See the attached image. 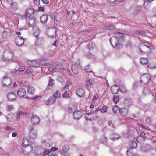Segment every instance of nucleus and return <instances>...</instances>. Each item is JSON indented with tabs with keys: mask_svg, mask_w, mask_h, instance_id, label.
<instances>
[{
	"mask_svg": "<svg viewBox=\"0 0 156 156\" xmlns=\"http://www.w3.org/2000/svg\"><path fill=\"white\" fill-rule=\"evenodd\" d=\"M139 48L140 52L143 54L151 52V49L150 47L143 43L140 44Z\"/></svg>",
	"mask_w": 156,
	"mask_h": 156,
	"instance_id": "f257e3e1",
	"label": "nucleus"
},
{
	"mask_svg": "<svg viewBox=\"0 0 156 156\" xmlns=\"http://www.w3.org/2000/svg\"><path fill=\"white\" fill-rule=\"evenodd\" d=\"M13 54L12 52L9 51H6L4 53L3 59L5 61H8L13 58Z\"/></svg>",
	"mask_w": 156,
	"mask_h": 156,
	"instance_id": "f03ea898",
	"label": "nucleus"
},
{
	"mask_svg": "<svg viewBox=\"0 0 156 156\" xmlns=\"http://www.w3.org/2000/svg\"><path fill=\"white\" fill-rule=\"evenodd\" d=\"M151 77V75L149 73H144L141 77L140 82L143 83H147L149 81Z\"/></svg>",
	"mask_w": 156,
	"mask_h": 156,
	"instance_id": "7ed1b4c3",
	"label": "nucleus"
},
{
	"mask_svg": "<svg viewBox=\"0 0 156 156\" xmlns=\"http://www.w3.org/2000/svg\"><path fill=\"white\" fill-rule=\"evenodd\" d=\"M29 129L30 131V136L31 138L35 139L37 137V132L32 126L29 127Z\"/></svg>",
	"mask_w": 156,
	"mask_h": 156,
	"instance_id": "20e7f679",
	"label": "nucleus"
},
{
	"mask_svg": "<svg viewBox=\"0 0 156 156\" xmlns=\"http://www.w3.org/2000/svg\"><path fill=\"white\" fill-rule=\"evenodd\" d=\"M14 41L15 43L18 46H21L24 44V39L19 36L16 37Z\"/></svg>",
	"mask_w": 156,
	"mask_h": 156,
	"instance_id": "39448f33",
	"label": "nucleus"
},
{
	"mask_svg": "<svg viewBox=\"0 0 156 156\" xmlns=\"http://www.w3.org/2000/svg\"><path fill=\"white\" fill-rule=\"evenodd\" d=\"M11 79L8 77L4 78L2 81V83L4 87H8L11 84Z\"/></svg>",
	"mask_w": 156,
	"mask_h": 156,
	"instance_id": "423d86ee",
	"label": "nucleus"
},
{
	"mask_svg": "<svg viewBox=\"0 0 156 156\" xmlns=\"http://www.w3.org/2000/svg\"><path fill=\"white\" fill-rule=\"evenodd\" d=\"M110 42L113 47H115L119 44L118 38L116 37H114L110 39Z\"/></svg>",
	"mask_w": 156,
	"mask_h": 156,
	"instance_id": "0eeeda50",
	"label": "nucleus"
},
{
	"mask_svg": "<svg viewBox=\"0 0 156 156\" xmlns=\"http://www.w3.org/2000/svg\"><path fill=\"white\" fill-rule=\"evenodd\" d=\"M34 13V9H29L27 10L25 15L26 16L28 17L29 19L32 18Z\"/></svg>",
	"mask_w": 156,
	"mask_h": 156,
	"instance_id": "6e6552de",
	"label": "nucleus"
},
{
	"mask_svg": "<svg viewBox=\"0 0 156 156\" xmlns=\"http://www.w3.org/2000/svg\"><path fill=\"white\" fill-rule=\"evenodd\" d=\"M145 134L144 132H141L136 138V140L138 142H142L145 140Z\"/></svg>",
	"mask_w": 156,
	"mask_h": 156,
	"instance_id": "1a4fd4ad",
	"label": "nucleus"
},
{
	"mask_svg": "<svg viewBox=\"0 0 156 156\" xmlns=\"http://www.w3.org/2000/svg\"><path fill=\"white\" fill-rule=\"evenodd\" d=\"M26 94V91L25 89L24 88H20L17 92L18 95L20 97H23Z\"/></svg>",
	"mask_w": 156,
	"mask_h": 156,
	"instance_id": "9d476101",
	"label": "nucleus"
},
{
	"mask_svg": "<svg viewBox=\"0 0 156 156\" xmlns=\"http://www.w3.org/2000/svg\"><path fill=\"white\" fill-rule=\"evenodd\" d=\"M40 121L39 118L36 115H33L31 117V122L34 125H36L39 123Z\"/></svg>",
	"mask_w": 156,
	"mask_h": 156,
	"instance_id": "9b49d317",
	"label": "nucleus"
},
{
	"mask_svg": "<svg viewBox=\"0 0 156 156\" xmlns=\"http://www.w3.org/2000/svg\"><path fill=\"white\" fill-rule=\"evenodd\" d=\"M7 97L9 101L15 100L16 98V95L13 92H9L7 95Z\"/></svg>",
	"mask_w": 156,
	"mask_h": 156,
	"instance_id": "f8f14e48",
	"label": "nucleus"
},
{
	"mask_svg": "<svg viewBox=\"0 0 156 156\" xmlns=\"http://www.w3.org/2000/svg\"><path fill=\"white\" fill-rule=\"evenodd\" d=\"M82 115L83 114L80 111H76L73 114V116L74 119L78 120L81 118Z\"/></svg>",
	"mask_w": 156,
	"mask_h": 156,
	"instance_id": "ddd939ff",
	"label": "nucleus"
},
{
	"mask_svg": "<svg viewBox=\"0 0 156 156\" xmlns=\"http://www.w3.org/2000/svg\"><path fill=\"white\" fill-rule=\"evenodd\" d=\"M85 94V90L83 88H79L76 91V94L80 97L83 96Z\"/></svg>",
	"mask_w": 156,
	"mask_h": 156,
	"instance_id": "4468645a",
	"label": "nucleus"
},
{
	"mask_svg": "<svg viewBox=\"0 0 156 156\" xmlns=\"http://www.w3.org/2000/svg\"><path fill=\"white\" fill-rule=\"evenodd\" d=\"M27 92L28 94L32 95L35 93V89L34 87L32 86H29L27 88Z\"/></svg>",
	"mask_w": 156,
	"mask_h": 156,
	"instance_id": "2eb2a0df",
	"label": "nucleus"
},
{
	"mask_svg": "<svg viewBox=\"0 0 156 156\" xmlns=\"http://www.w3.org/2000/svg\"><path fill=\"white\" fill-rule=\"evenodd\" d=\"M30 65L32 66L38 67L40 66V62L39 61L33 60L30 62Z\"/></svg>",
	"mask_w": 156,
	"mask_h": 156,
	"instance_id": "dca6fc26",
	"label": "nucleus"
},
{
	"mask_svg": "<svg viewBox=\"0 0 156 156\" xmlns=\"http://www.w3.org/2000/svg\"><path fill=\"white\" fill-rule=\"evenodd\" d=\"M119 112L123 116H126L128 113V109L126 108H122L119 109Z\"/></svg>",
	"mask_w": 156,
	"mask_h": 156,
	"instance_id": "f3484780",
	"label": "nucleus"
},
{
	"mask_svg": "<svg viewBox=\"0 0 156 156\" xmlns=\"http://www.w3.org/2000/svg\"><path fill=\"white\" fill-rule=\"evenodd\" d=\"M22 143L23 147H25L24 149L26 152L27 153L28 152V151H27L28 147H30V146L28 145V142L27 140L24 139L22 141Z\"/></svg>",
	"mask_w": 156,
	"mask_h": 156,
	"instance_id": "a211bd4d",
	"label": "nucleus"
},
{
	"mask_svg": "<svg viewBox=\"0 0 156 156\" xmlns=\"http://www.w3.org/2000/svg\"><path fill=\"white\" fill-rule=\"evenodd\" d=\"M119 88L118 86L116 85H114L111 87V90L112 92L114 94H116L118 91Z\"/></svg>",
	"mask_w": 156,
	"mask_h": 156,
	"instance_id": "6ab92c4d",
	"label": "nucleus"
},
{
	"mask_svg": "<svg viewBox=\"0 0 156 156\" xmlns=\"http://www.w3.org/2000/svg\"><path fill=\"white\" fill-rule=\"evenodd\" d=\"M72 87V84L71 82L70 81L68 80L66 81L65 85L63 87V89H69L71 88Z\"/></svg>",
	"mask_w": 156,
	"mask_h": 156,
	"instance_id": "aec40b11",
	"label": "nucleus"
},
{
	"mask_svg": "<svg viewBox=\"0 0 156 156\" xmlns=\"http://www.w3.org/2000/svg\"><path fill=\"white\" fill-rule=\"evenodd\" d=\"M71 69L74 74H77L79 73L78 69L76 65L73 64L72 65Z\"/></svg>",
	"mask_w": 156,
	"mask_h": 156,
	"instance_id": "412c9836",
	"label": "nucleus"
},
{
	"mask_svg": "<svg viewBox=\"0 0 156 156\" xmlns=\"http://www.w3.org/2000/svg\"><path fill=\"white\" fill-rule=\"evenodd\" d=\"M48 18V15H42L41 18L40 20L41 22L45 23L47 21Z\"/></svg>",
	"mask_w": 156,
	"mask_h": 156,
	"instance_id": "4be33fe9",
	"label": "nucleus"
},
{
	"mask_svg": "<svg viewBox=\"0 0 156 156\" xmlns=\"http://www.w3.org/2000/svg\"><path fill=\"white\" fill-rule=\"evenodd\" d=\"M40 66H46L48 65L49 64L48 60V59H44L39 61Z\"/></svg>",
	"mask_w": 156,
	"mask_h": 156,
	"instance_id": "5701e85b",
	"label": "nucleus"
},
{
	"mask_svg": "<svg viewBox=\"0 0 156 156\" xmlns=\"http://www.w3.org/2000/svg\"><path fill=\"white\" fill-rule=\"evenodd\" d=\"M58 66V64L56 63H54L53 65H51L49 67L48 70L50 72H52L55 69H57Z\"/></svg>",
	"mask_w": 156,
	"mask_h": 156,
	"instance_id": "b1692460",
	"label": "nucleus"
},
{
	"mask_svg": "<svg viewBox=\"0 0 156 156\" xmlns=\"http://www.w3.org/2000/svg\"><path fill=\"white\" fill-rule=\"evenodd\" d=\"M124 103L127 106H129L132 105V102L130 99L126 98L124 100Z\"/></svg>",
	"mask_w": 156,
	"mask_h": 156,
	"instance_id": "393cba45",
	"label": "nucleus"
},
{
	"mask_svg": "<svg viewBox=\"0 0 156 156\" xmlns=\"http://www.w3.org/2000/svg\"><path fill=\"white\" fill-rule=\"evenodd\" d=\"M94 118L93 113H90L87 114L86 116V119L87 120L91 121Z\"/></svg>",
	"mask_w": 156,
	"mask_h": 156,
	"instance_id": "a878e982",
	"label": "nucleus"
},
{
	"mask_svg": "<svg viewBox=\"0 0 156 156\" xmlns=\"http://www.w3.org/2000/svg\"><path fill=\"white\" fill-rule=\"evenodd\" d=\"M129 146L133 148H135L137 147V144L134 140H133L129 143Z\"/></svg>",
	"mask_w": 156,
	"mask_h": 156,
	"instance_id": "bb28decb",
	"label": "nucleus"
},
{
	"mask_svg": "<svg viewBox=\"0 0 156 156\" xmlns=\"http://www.w3.org/2000/svg\"><path fill=\"white\" fill-rule=\"evenodd\" d=\"M54 80L51 78H50L48 85L46 88V90H49V87H52L54 85Z\"/></svg>",
	"mask_w": 156,
	"mask_h": 156,
	"instance_id": "cd10ccee",
	"label": "nucleus"
},
{
	"mask_svg": "<svg viewBox=\"0 0 156 156\" xmlns=\"http://www.w3.org/2000/svg\"><path fill=\"white\" fill-rule=\"evenodd\" d=\"M17 8V3L15 2L12 3L9 9L11 10H16Z\"/></svg>",
	"mask_w": 156,
	"mask_h": 156,
	"instance_id": "c85d7f7f",
	"label": "nucleus"
},
{
	"mask_svg": "<svg viewBox=\"0 0 156 156\" xmlns=\"http://www.w3.org/2000/svg\"><path fill=\"white\" fill-rule=\"evenodd\" d=\"M55 102V100L52 98H50L46 102L47 105H50L53 104Z\"/></svg>",
	"mask_w": 156,
	"mask_h": 156,
	"instance_id": "c756f323",
	"label": "nucleus"
},
{
	"mask_svg": "<svg viewBox=\"0 0 156 156\" xmlns=\"http://www.w3.org/2000/svg\"><path fill=\"white\" fill-rule=\"evenodd\" d=\"M94 83V80L90 79L88 80L85 82V85L87 87H89L90 85Z\"/></svg>",
	"mask_w": 156,
	"mask_h": 156,
	"instance_id": "7c9ffc66",
	"label": "nucleus"
},
{
	"mask_svg": "<svg viewBox=\"0 0 156 156\" xmlns=\"http://www.w3.org/2000/svg\"><path fill=\"white\" fill-rule=\"evenodd\" d=\"M120 136L119 135L115 134L113 135V136L112 137H110V139L112 141H115L116 140H118L120 138Z\"/></svg>",
	"mask_w": 156,
	"mask_h": 156,
	"instance_id": "2f4dec72",
	"label": "nucleus"
},
{
	"mask_svg": "<svg viewBox=\"0 0 156 156\" xmlns=\"http://www.w3.org/2000/svg\"><path fill=\"white\" fill-rule=\"evenodd\" d=\"M127 156H134V154L133 152V150L131 149H129L127 150L126 153Z\"/></svg>",
	"mask_w": 156,
	"mask_h": 156,
	"instance_id": "473e14b6",
	"label": "nucleus"
},
{
	"mask_svg": "<svg viewBox=\"0 0 156 156\" xmlns=\"http://www.w3.org/2000/svg\"><path fill=\"white\" fill-rule=\"evenodd\" d=\"M30 19V22L28 23V25L30 27H32L35 24V20L34 19Z\"/></svg>",
	"mask_w": 156,
	"mask_h": 156,
	"instance_id": "72a5a7b5",
	"label": "nucleus"
},
{
	"mask_svg": "<svg viewBox=\"0 0 156 156\" xmlns=\"http://www.w3.org/2000/svg\"><path fill=\"white\" fill-rule=\"evenodd\" d=\"M113 100L115 104H116L119 101V97L118 96L115 95L113 98Z\"/></svg>",
	"mask_w": 156,
	"mask_h": 156,
	"instance_id": "f704fd0d",
	"label": "nucleus"
},
{
	"mask_svg": "<svg viewBox=\"0 0 156 156\" xmlns=\"http://www.w3.org/2000/svg\"><path fill=\"white\" fill-rule=\"evenodd\" d=\"M148 62V59L147 58H141L140 59V63L142 64H145Z\"/></svg>",
	"mask_w": 156,
	"mask_h": 156,
	"instance_id": "c9c22d12",
	"label": "nucleus"
},
{
	"mask_svg": "<svg viewBox=\"0 0 156 156\" xmlns=\"http://www.w3.org/2000/svg\"><path fill=\"white\" fill-rule=\"evenodd\" d=\"M107 140V138L105 137L104 136H102L100 139V142L103 144L106 143Z\"/></svg>",
	"mask_w": 156,
	"mask_h": 156,
	"instance_id": "e433bc0d",
	"label": "nucleus"
},
{
	"mask_svg": "<svg viewBox=\"0 0 156 156\" xmlns=\"http://www.w3.org/2000/svg\"><path fill=\"white\" fill-rule=\"evenodd\" d=\"M25 73L27 75H30L32 74L33 70L30 68H28L25 71Z\"/></svg>",
	"mask_w": 156,
	"mask_h": 156,
	"instance_id": "4c0bfd02",
	"label": "nucleus"
},
{
	"mask_svg": "<svg viewBox=\"0 0 156 156\" xmlns=\"http://www.w3.org/2000/svg\"><path fill=\"white\" fill-rule=\"evenodd\" d=\"M113 110L115 113H116L118 111H119V107L117 105H115L113 107Z\"/></svg>",
	"mask_w": 156,
	"mask_h": 156,
	"instance_id": "58836bf2",
	"label": "nucleus"
},
{
	"mask_svg": "<svg viewBox=\"0 0 156 156\" xmlns=\"http://www.w3.org/2000/svg\"><path fill=\"white\" fill-rule=\"evenodd\" d=\"M58 64V68H57V69L59 70H60V71H61V72H64L65 71V69L63 68V67L62 66V65H60V64Z\"/></svg>",
	"mask_w": 156,
	"mask_h": 156,
	"instance_id": "ea45409f",
	"label": "nucleus"
},
{
	"mask_svg": "<svg viewBox=\"0 0 156 156\" xmlns=\"http://www.w3.org/2000/svg\"><path fill=\"white\" fill-rule=\"evenodd\" d=\"M39 33H40L38 30L36 31V32H35L34 33V35L36 37V41L37 42H38V41L39 38V37H38L39 35Z\"/></svg>",
	"mask_w": 156,
	"mask_h": 156,
	"instance_id": "a19ab883",
	"label": "nucleus"
},
{
	"mask_svg": "<svg viewBox=\"0 0 156 156\" xmlns=\"http://www.w3.org/2000/svg\"><path fill=\"white\" fill-rule=\"evenodd\" d=\"M108 107L106 106H104L100 110L102 113L106 112Z\"/></svg>",
	"mask_w": 156,
	"mask_h": 156,
	"instance_id": "79ce46f5",
	"label": "nucleus"
},
{
	"mask_svg": "<svg viewBox=\"0 0 156 156\" xmlns=\"http://www.w3.org/2000/svg\"><path fill=\"white\" fill-rule=\"evenodd\" d=\"M84 70L87 72H91L92 71L91 69L90 68V66L89 65H87L85 66L84 69Z\"/></svg>",
	"mask_w": 156,
	"mask_h": 156,
	"instance_id": "37998d69",
	"label": "nucleus"
},
{
	"mask_svg": "<svg viewBox=\"0 0 156 156\" xmlns=\"http://www.w3.org/2000/svg\"><path fill=\"white\" fill-rule=\"evenodd\" d=\"M61 95L60 93L58 91H56V92L54 94L53 96L55 98H58L60 97Z\"/></svg>",
	"mask_w": 156,
	"mask_h": 156,
	"instance_id": "c03bdc74",
	"label": "nucleus"
},
{
	"mask_svg": "<svg viewBox=\"0 0 156 156\" xmlns=\"http://www.w3.org/2000/svg\"><path fill=\"white\" fill-rule=\"evenodd\" d=\"M56 152L55 151H49L48 155L47 156H55Z\"/></svg>",
	"mask_w": 156,
	"mask_h": 156,
	"instance_id": "a18cd8bd",
	"label": "nucleus"
},
{
	"mask_svg": "<svg viewBox=\"0 0 156 156\" xmlns=\"http://www.w3.org/2000/svg\"><path fill=\"white\" fill-rule=\"evenodd\" d=\"M63 96L65 98H68L70 97L69 96V95L68 94V91H66L64 94H63Z\"/></svg>",
	"mask_w": 156,
	"mask_h": 156,
	"instance_id": "49530a36",
	"label": "nucleus"
},
{
	"mask_svg": "<svg viewBox=\"0 0 156 156\" xmlns=\"http://www.w3.org/2000/svg\"><path fill=\"white\" fill-rule=\"evenodd\" d=\"M13 106L11 105H8L6 107L7 110L8 111H11L13 109Z\"/></svg>",
	"mask_w": 156,
	"mask_h": 156,
	"instance_id": "de8ad7c7",
	"label": "nucleus"
},
{
	"mask_svg": "<svg viewBox=\"0 0 156 156\" xmlns=\"http://www.w3.org/2000/svg\"><path fill=\"white\" fill-rule=\"evenodd\" d=\"M52 31L53 32L54 34L52 35H50V37L52 38L55 37L56 36V30L55 29H52Z\"/></svg>",
	"mask_w": 156,
	"mask_h": 156,
	"instance_id": "09e8293b",
	"label": "nucleus"
},
{
	"mask_svg": "<svg viewBox=\"0 0 156 156\" xmlns=\"http://www.w3.org/2000/svg\"><path fill=\"white\" fill-rule=\"evenodd\" d=\"M49 151L48 150H46L44 152L43 154V156H47L48 155Z\"/></svg>",
	"mask_w": 156,
	"mask_h": 156,
	"instance_id": "8fccbe9b",
	"label": "nucleus"
},
{
	"mask_svg": "<svg viewBox=\"0 0 156 156\" xmlns=\"http://www.w3.org/2000/svg\"><path fill=\"white\" fill-rule=\"evenodd\" d=\"M146 121L148 124H150L151 122V119L149 117H147L146 119Z\"/></svg>",
	"mask_w": 156,
	"mask_h": 156,
	"instance_id": "3c124183",
	"label": "nucleus"
},
{
	"mask_svg": "<svg viewBox=\"0 0 156 156\" xmlns=\"http://www.w3.org/2000/svg\"><path fill=\"white\" fill-rule=\"evenodd\" d=\"M25 69V67L23 66H22L19 69V70L20 72H22L24 71Z\"/></svg>",
	"mask_w": 156,
	"mask_h": 156,
	"instance_id": "603ef678",
	"label": "nucleus"
},
{
	"mask_svg": "<svg viewBox=\"0 0 156 156\" xmlns=\"http://www.w3.org/2000/svg\"><path fill=\"white\" fill-rule=\"evenodd\" d=\"M2 36L4 38H6L7 37V33H6L5 32H3V33L2 34Z\"/></svg>",
	"mask_w": 156,
	"mask_h": 156,
	"instance_id": "864d4df0",
	"label": "nucleus"
},
{
	"mask_svg": "<svg viewBox=\"0 0 156 156\" xmlns=\"http://www.w3.org/2000/svg\"><path fill=\"white\" fill-rule=\"evenodd\" d=\"M69 149V147L68 146L66 147V146H64L63 147V150L65 152H66Z\"/></svg>",
	"mask_w": 156,
	"mask_h": 156,
	"instance_id": "5fc2aeb1",
	"label": "nucleus"
},
{
	"mask_svg": "<svg viewBox=\"0 0 156 156\" xmlns=\"http://www.w3.org/2000/svg\"><path fill=\"white\" fill-rule=\"evenodd\" d=\"M44 7H39L38 9V11H44Z\"/></svg>",
	"mask_w": 156,
	"mask_h": 156,
	"instance_id": "6e6d98bb",
	"label": "nucleus"
},
{
	"mask_svg": "<svg viewBox=\"0 0 156 156\" xmlns=\"http://www.w3.org/2000/svg\"><path fill=\"white\" fill-rule=\"evenodd\" d=\"M107 1L110 3L114 4L117 0H107Z\"/></svg>",
	"mask_w": 156,
	"mask_h": 156,
	"instance_id": "4d7b16f0",
	"label": "nucleus"
},
{
	"mask_svg": "<svg viewBox=\"0 0 156 156\" xmlns=\"http://www.w3.org/2000/svg\"><path fill=\"white\" fill-rule=\"evenodd\" d=\"M43 2L46 4H48L49 3V0H42Z\"/></svg>",
	"mask_w": 156,
	"mask_h": 156,
	"instance_id": "13d9d810",
	"label": "nucleus"
},
{
	"mask_svg": "<svg viewBox=\"0 0 156 156\" xmlns=\"http://www.w3.org/2000/svg\"><path fill=\"white\" fill-rule=\"evenodd\" d=\"M40 0H34V3L37 5L39 4Z\"/></svg>",
	"mask_w": 156,
	"mask_h": 156,
	"instance_id": "bf43d9fd",
	"label": "nucleus"
},
{
	"mask_svg": "<svg viewBox=\"0 0 156 156\" xmlns=\"http://www.w3.org/2000/svg\"><path fill=\"white\" fill-rule=\"evenodd\" d=\"M135 33L139 35H141L142 34V32L140 31H136L135 32Z\"/></svg>",
	"mask_w": 156,
	"mask_h": 156,
	"instance_id": "052dcab7",
	"label": "nucleus"
},
{
	"mask_svg": "<svg viewBox=\"0 0 156 156\" xmlns=\"http://www.w3.org/2000/svg\"><path fill=\"white\" fill-rule=\"evenodd\" d=\"M99 98V96L98 94L95 95L93 98V100H96Z\"/></svg>",
	"mask_w": 156,
	"mask_h": 156,
	"instance_id": "680f3d73",
	"label": "nucleus"
},
{
	"mask_svg": "<svg viewBox=\"0 0 156 156\" xmlns=\"http://www.w3.org/2000/svg\"><path fill=\"white\" fill-rule=\"evenodd\" d=\"M58 150V148L57 147H53L50 150V151H57Z\"/></svg>",
	"mask_w": 156,
	"mask_h": 156,
	"instance_id": "e2e57ef3",
	"label": "nucleus"
},
{
	"mask_svg": "<svg viewBox=\"0 0 156 156\" xmlns=\"http://www.w3.org/2000/svg\"><path fill=\"white\" fill-rule=\"evenodd\" d=\"M6 129L7 130H12L13 129L12 128L9 127L8 126H6Z\"/></svg>",
	"mask_w": 156,
	"mask_h": 156,
	"instance_id": "0e129e2a",
	"label": "nucleus"
},
{
	"mask_svg": "<svg viewBox=\"0 0 156 156\" xmlns=\"http://www.w3.org/2000/svg\"><path fill=\"white\" fill-rule=\"evenodd\" d=\"M41 98V96H37L33 98L32 99L34 100H37L38 99H40Z\"/></svg>",
	"mask_w": 156,
	"mask_h": 156,
	"instance_id": "69168bd1",
	"label": "nucleus"
},
{
	"mask_svg": "<svg viewBox=\"0 0 156 156\" xmlns=\"http://www.w3.org/2000/svg\"><path fill=\"white\" fill-rule=\"evenodd\" d=\"M4 153L3 150L0 147V154H2Z\"/></svg>",
	"mask_w": 156,
	"mask_h": 156,
	"instance_id": "338daca9",
	"label": "nucleus"
},
{
	"mask_svg": "<svg viewBox=\"0 0 156 156\" xmlns=\"http://www.w3.org/2000/svg\"><path fill=\"white\" fill-rule=\"evenodd\" d=\"M17 135V133L16 132H13L12 134V136L13 137H15Z\"/></svg>",
	"mask_w": 156,
	"mask_h": 156,
	"instance_id": "774afa93",
	"label": "nucleus"
}]
</instances>
